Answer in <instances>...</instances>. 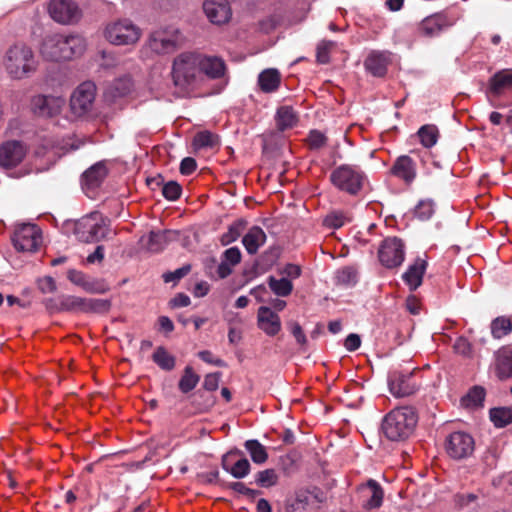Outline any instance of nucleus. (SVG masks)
<instances>
[{
    "instance_id": "obj_47",
    "label": "nucleus",
    "mask_w": 512,
    "mask_h": 512,
    "mask_svg": "<svg viewBox=\"0 0 512 512\" xmlns=\"http://www.w3.org/2000/svg\"><path fill=\"white\" fill-rule=\"evenodd\" d=\"M133 88L132 79L129 76H124L116 79L110 86L111 95L116 97H124L128 95Z\"/></svg>"
},
{
    "instance_id": "obj_52",
    "label": "nucleus",
    "mask_w": 512,
    "mask_h": 512,
    "mask_svg": "<svg viewBox=\"0 0 512 512\" xmlns=\"http://www.w3.org/2000/svg\"><path fill=\"white\" fill-rule=\"evenodd\" d=\"M106 39L113 45H133L139 40V34H105Z\"/></svg>"
},
{
    "instance_id": "obj_50",
    "label": "nucleus",
    "mask_w": 512,
    "mask_h": 512,
    "mask_svg": "<svg viewBox=\"0 0 512 512\" xmlns=\"http://www.w3.org/2000/svg\"><path fill=\"white\" fill-rule=\"evenodd\" d=\"M60 310L83 312V298L72 295H61Z\"/></svg>"
},
{
    "instance_id": "obj_42",
    "label": "nucleus",
    "mask_w": 512,
    "mask_h": 512,
    "mask_svg": "<svg viewBox=\"0 0 512 512\" xmlns=\"http://www.w3.org/2000/svg\"><path fill=\"white\" fill-rule=\"evenodd\" d=\"M310 495L305 491H300L295 494V497L287 500L285 505V512H302L310 503Z\"/></svg>"
},
{
    "instance_id": "obj_49",
    "label": "nucleus",
    "mask_w": 512,
    "mask_h": 512,
    "mask_svg": "<svg viewBox=\"0 0 512 512\" xmlns=\"http://www.w3.org/2000/svg\"><path fill=\"white\" fill-rule=\"evenodd\" d=\"M111 303L107 299L83 298V312L104 313L110 309Z\"/></svg>"
},
{
    "instance_id": "obj_48",
    "label": "nucleus",
    "mask_w": 512,
    "mask_h": 512,
    "mask_svg": "<svg viewBox=\"0 0 512 512\" xmlns=\"http://www.w3.org/2000/svg\"><path fill=\"white\" fill-rule=\"evenodd\" d=\"M512 331V323L509 318L497 317L491 323V333L494 338L500 339Z\"/></svg>"
},
{
    "instance_id": "obj_38",
    "label": "nucleus",
    "mask_w": 512,
    "mask_h": 512,
    "mask_svg": "<svg viewBox=\"0 0 512 512\" xmlns=\"http://www.w3.org/2000/svg\"><path fill=\"white\" fill-rule=\"evenodd\" d=\"M192 144L195 149L214 148L219 145V137L210 131L204 130L194 136Z\"/></svg>"
},
{
    "instance_id": "obj_60",
    "label": "nucleus",
    "mask_w": 512,
    "mask_h": 512,
    "mask_svg": "<svg viewBox=\"0 0 512 512\" xmlns=\"http://www.w3.org/2000/svg\"><path fill=\"white\" fill-rule=\"evenodd\" d=\"M198 357L208 363V364H211V365H214L216 367H225L226 366V363L220 359V358H216L213 353L209 350H203V351H200L198 353Z\"/></svg>"
},
{
    "instance_id": "obj_30",
    "label": "nucleus",
    "mask_w": 512,
    "mask_h": 512,
    "mask_svg": "<svg viewBox=\"0 0 512 512\" xmlns=\"http://www.w3.org/2000/svg\"><path fill=\"white\" fill-rule=\"evenodd\" d=\"M452 26V21L444 14H435L422 22V32H441Z\"/></svg>"
},
{
    "instance_id": "obj_41",
    "label": "nucleus",
    "mask_w": 512,
    "mask_h": 512,
    "mask_svg": "<svg viewBox=\"0 0 512 512\" xmlns=\"http://www.w3.org/2000/svg\"><path fill=\"white\" fill-rule=\"evenodd\" d=\"M246 221L244 219H238L233 222L229 227L227 232L223 233L220 238V242L222 245L226 246L234 241H236L242 234L245 229Z\"/></svg>"
},
{
    "instance_id": "obj_25",
    "label": "nucleus",
    "mask_w": 512,
    "mask_h": 512,
    "mask_svg": "<svg viewBox=\"0 0 512 512\" xmlns=\"http://www.w3.org/2000/svg\"><path fill=\"white\" fill-rule=\"evenodd\" d=\"M106 176V168L102 163H97L87 169L82 175V185L86 189L97 188Z\"/></svg>"
},
{
    "instance_id": "obj_39",
    "label": "nucleus",
    "mask_w": 512,
    "mask_h": 512,
    "mask_svg": "<svg viewBox=\"0 0 512 512\" xmlns=\"http://www.w3.org/2000/svg\"><path fill=\"white\" fill-rule=\"evenodd\" d=\"M350 221L351 216L348 212L342 210H334L326 215L323 223L328 228L339 229Z\"/></svg>"
},
{
    "instance_id": "obj_12",
    "label": "nucleus",
    "mask_w": 512,
    "mask_h": 512,
    "mask_svg": "<svg viewBox=\"0 0 512 512\" xmlns=\"http://www.w3.org/2000/svg\"><path fill=\"white\" fill-rule=\"evenodd\" d=\"M380 262L387 268H394L402 264L405 257L404 244L401 239L386 238L378 251Z\"/></svg>"
},
{
    "instance_id": "obj_34",
    "label": "nucleus",
    "mask_w": 512,
    "mask_h": 512,
    "mask_svg": "<svg viewBox=\"0 0 512 512\" xmlns=\"http://www.w3.org/2000/svg\"><path fill=\"white\" fill-rule=\"evenodd\" d=\"M171 231H151L148 236L147 249L151 252H160L170 240Z\"/></svg>"
},
{
    "instance_id": "obj_3",
    "label": "nucleus",
    "mask_w": 512,
    "mask_h": 512,
    "mask_svg": "<svg viewBox=\"0 0 512 512\" xmlns=\"http://www.w3.org/2000/svg\"><path fill=\"white\" fill-rule=\"evenodd\" d=\"M3 65L9 77L14 80H22L37 69L33 51L21 43L9 47L3 59Z\"/></svg>"
},
{
    "instance_id": "obj_63",
    "label": "nucleus",
    "mask_w": 512,
    "mask_h": 512,
    "mask_svg": "<svg viewBox=\"0 0 512 512\" xmlns=\"http://www.w3.org/2000/svg\"><path fill=\"white\" fill-rule=\"evenodd\" d=\"M38 287L42 293H53L57 289L55 280L50 276L40 279L38 281Z\"/></svg>"
},
{
    "instance_id": "obj_35",
    "label": "nucleus",
    "mask_w": 512,
    "mask_h": 512,
    "mask_svg": "<svg viewBox=\"0 0 512 512\" xmlns=\"http://www.w3.org/2000/svg\"><path fill=\"white\" fill-rule=\"evenodd\" d=\"M152 359L158 367L165 371L173 370L176 364L175 357L169 354L163 346H159L155 349Z\"/></svg>"
},
{
    "instance_id": "obj_8",
    "label": "nucleus",
    "mask_w": 512,
    "mask_h": 512,
    "mask_svg": "<svg viewBox=\"0 0 512 512\" xmlns=\"http://www.w3.org/2000/svg\"><path fill=\"white\" fill-rule=\"evenodd\" d=\"M48 13L55 22L62 25H75L83 17L82 9L74 0H51Z\"/></svg>"
},
{
    "instance_id": "obj_32",
    "label": "nucleus",
    "mask_w": 512,
    "mask_h": 512,
    "mask_svg": "<svg viewBox=\"0 0 512 512\" xmlns=\"http://www.w3.org/2000/svg\"><path fill=\"white\" fill-rule=\"evenodd\" d=\"M67 278L75 285L80 286L87 292L101 293L102 289L97 287L96 282L90 280L83 272L76 269H70L67 272Z\"/></svg>"
},
{
    "instance_id": "obj_57",
    "label": "nucleus",
    "mask_w": 512,
    "mask_h": 512,
    "mask_svg": "<svg viewBox=\"0 0 512 512\" xmlns=\"http://www.w3.org/2000/svg\"><path fill=\"white\" fill-rule=\"evenodd\" d=\"M326 136L317 130H312L308 136V144L311 149H319L326 144Z\"/></svg>"
},
{
    "instance_id": "obj_1",
    "label": "nucleus",
    "mask_w": 512,
    "mask_h": 512,
    "mask_svg": "<svg viewBox=\"0 0 512 512\" xmlns=\"http://www.w3.org/2000/svg\"><path fill=\"white\" fill-rule=\"evenodd\" d=\"M85 47L81 34H47L40 52L47 60L65 61L80 56Z\"/></svg>"
},
{
    "instance_id": "obj_31",
    "label": "nucleus",
    "mask_w": 512,
    "mask_h": 512,
    "mask_svg": "<svg viewBox=\"0 0 512 512\" xmlns=\"http://www.w3.org/2000/svg\"><path fill=\"white\" fill-rule=\"evenodd\" d=\"M231 453H228L223 456L222 467L225 471L229 472L234 478L242 479L246 477L249 472L251 465L246 458H241L236 461L233 465H229L227 458Z\"/></svg>"
},
{
    "instance_id": "obj_5",
    "label": "nucleus",
    "mask_w": 512,
    "mask_h": 512,
    "mask_svg": "<svg viewBox=\"0 0 512 512\" xmlns=\"http://www.w3.org/2000/svg\"><path fill=\"white\" fill-rule=\"evenodd\" d=\"M199 52H183L172 63V80L182 89L195 84L200 76Z\"/></svg>"
},
{
    "instance_id": "obj_4",
    "label": "nucleus",
    "mask_w": 512,
    "mask_h": 512,
    "mask_svg": "<svg viewBox=\"0 0 512 512\" xmlns=\"http://www.w3.org/2000/svg\"><path fill=\"white\" fill-rule=\"evenodd\" d=\"M330 182L340 192L357 196L367 182V175L357 165L341 164L331 172Z\"/></svg>"
},
{
    "instance_id": "obj_27",
    "label": "nucleus",
    "mask_w": 512,
    "mask_h": 512,
    "mask_svg": "<svg viewBox=\"0 0 512 512\" xmlns=\"http://www.w3.org/2000/svg\"><path fill=\"white\" fill-rule=\"evenodd\" d=\"M280 83V73L274 68L265 69L258 76V85L265 93L276 91L279 88Z\"/></svg>"
},
{
    "instance_id": "obj_29",
    "label": "nucleus",
    "mask_w": 512,
    "mask_h": 512,
    "mask_svg": "<svg viewBox=\"0 0 512 512\" xmlns=\"http://www.w3.org/2000/svg\"><path fill=\"white\" fill-rule=\"evenodd\" d=\"M275 120L277 128L280 131H285L293 128L296 125L298 118L291 106L284 105L277 109Z\"/></svg>"
},
{
    "instance_id": "obj_64",
    "label": "nucleus",
    "mask_w": 512,
    "mask_h": 512,
    "mask_svg": "<svg viewBox=\"0 0 512 512\" xmlns=\"http://www.w3.org/2000/svg\"><path fill=\"white\" fill-rule=\"evenodd\" d=\"M197 168V163L194 158L186 157L180 163V172L183 175L192 174Z\"/></svg>"
},
{
    "instance_id": "obj_37",
    "label": "nucleus",
    "mask_w": 512,
    "mask_h": 512,
    "mask_svg": "<svg viewBox=\"0 0 512 512\" xmlns=\"http://www.w3.org/2000/svg\"><path fill=\"white\" fill-rule=\"evenodd\" d=\"M267 282L271 291L280 297L290 295L293 290V284L287 277L277 279L274 276H269Z\"/></svg>"
},
{
    "instance_id": "obj_21",
    "label": "nucleus",
    "mask_w": 512,
    "mask_h": 512,
    "mask_svg": "<svg viewBox=\"0 0 512 512\" xmlns=\"http://www.w3.org/2000/svg\"><path fill=\"white\" fill-rule=\"evenodd\" d=\"M391 174L403 180L406 184H411L417 175L416 163L409 156L401 155L391 167Z\"/></svg>"
},
{
    "instance_id": "obj_53",
    "label": "nucleus",
    "mask_w": 512,
    "mask_h": 512,
    "mask_svg": "<svg viewBox=\"0 0 512 512\" xmlns=\"http://www.w3.org/2000/svg\"><path fill=\"white\" fill-rule=\"evenodd\" d=\"M434 214V203L431 200L420 201L414 209V215L419 220L425 221Z\"/></svg>"
},
{
    "instance_id": "obj_59",
    "label": "nucleus",
    "mask_w": 512,
    "mask_h": 512,
    "mask_svg": "<svg viewBox=\"0 0 512 512\" xmlns=\"http://www.w3.org/2000/svg\"><path fill=\"white\" fill-rule=\"evenodd\" d=\"M453 349L457 354L463 355V356H469L471 354V344L469 341L464 337H458L453 345Z\"/></svg>"
},
{
    "instance_id": "obj_40",
    "label": "nucleus",
    "mask_w": 512,
    "mask_h": 512,
    "mask_svg": "<svg viewBox=\"0 0 512 512\" xmlns=\"http://www.w3.org/2000/svg\"><path fill=\"white\" fill-rule=\"evenodd\" d=\"M490 419L496 427L502 428L512 423V407H497L490 410Z\"/></svg>"
},
{
    "instance_id": "obj_7",
    "label": "nucleus",
    "mask_w": 512,
    "mask_h": 512,
    "mask_svg": "<svg viewBox=\"0 0 512 512\" xmlns=\"http://www.w3.org/2000/svg\"><path fill=\"white\" fill-rule=\"evenodd\" d=\"M486 95L494 107L512 105V70L503 69L493 74L488 81Z\"/></svg>"
},
{
    "instance_id": "obj_44",
    "label": "nucleus",
    "mask_w": 512,
    "mask_h": 512,
    "mask_svg": "<svg viewBox=\"0 0 512 512\" xmlns=\"http://www.w3.org/2000/svg\"><path fill=\"white\" fill-rule=\"evenodd\" d=\"M418 136L421 144L426 148L433 147L437 141L439 136L438 128L435 125H423L418 130Z\"/></svg>"
},
{
    "instance_id": "obj_62",
    "label": "nucleus",
    "mask_w": 512,
    "mask_h": 512,
    "mask_svg": "<svg viewBox=\"0 0 512 512\" xmlns=\"http://www.w3.org/2000/svg\"><path fill=\"white\" fill-rule=\"evenodd\" d=\"M221 373L215 372L207 374L204 378L203 387L207 391H215L219 386Z\"/></svg>"
},
{
    "instance_id": "obj_26",
    "label": "nucleus",
    "mask_w": 512,
    "mask_h": 512,
    "mask_svg": "<svg viewBox=\"0 0 512 512\" xmlns=\"http://www.w3.org/2000/svg\"><path fill=\"white\" fill-rule=\"evenodd\" d=\"M425 269L426 261L418 259L403 274V279L411 290H416L421 285Z\"/></svg>"
},
{
    "instance_id": "obj_22",
    "label": "nucleus",
    "mask_w": 512,
    "mask_h": 512,
    "mask_svg": "<svg viewBox=\"0 0 512 512\" xmlns=\"http://www.w3.org/2000/svg\"><path fill=\"white\" fill-rule=\"evenodd\" d=\"M391 61L390 53L383 51H372L366 58L364 66L366 70L375 77H383Z\"/></svg>"
},
{
    "instance_id": "obj_28",
    "label": "nucleus",
    "mask_w": 512,
    "mask_h": 512,
    "mask_svg": "<svg viewBox=\"0 0 512 512\" xmlns=\"http://www.w3.org/2000/svg\"><path fill=\"white\" fill-rule=\"evenodd\" d=\"M290 20L286 17L283 9L275 10L272 14L260 21L262 32L269 30L287 29Z\"/></svg>"
},
{
    "instance_id": "obj_61",
    "label": "nucleus",
    "mask_w": 512,
    "mask_h": 512,
    "mask_svg": "<svg viewBox=\"0 0 512 512\" xmlns=\"http://www.w3.org/2000/svg\"><path fill=\"white\" fill-rule=\"evenodd\" d=\"M477 495L473 493H459L455 495L454 502L459 508H464L471 503L476 502Z\"/></svg>"
},
{
    "instance_id": "obj_15",
    "label": "nucleus",
    "mask_w": 512,
    "mask_h": 512,
    "mask_svg": "<svg viewBox=\"0 0 512 512\" xmlns=\"http://www.w3.org/2000/svg\"><path fill=\"white\" fill-rule=\"evenodd\" d=\"M64 105V98L58 96L37 95L31 100L33 113L40 117H54Z\"/></svg>"
},
{
    "instance_id": "obj_58",
    "label": "nucleus",
    "mask_w": 512,
    "mask_h": 512,
    "mask_svg": "<svg viewBox=\"0 0 512 512\" xmlns=\"http://www.w3.org/2000/svg\"><path fill=\"white\" fill-rule=\"evenodd\" d=\"M241 251L238 247H231L224 251L223 261L231 266H235L241 261Z\"/></svg>"
},
{
    "instance_id": "obj_11",
    "label": "nucleus",
    "mask_w": 512,
    "mask_h": 512,
    "mask_svg": "<svg viewBox=\"0 0 512 512\" xmlns=\"http://www.w3.org/2000/svg\"><path fill=\"white\" fill-rule=\"evenodd\" d=\"M445 448L451 458L461 460L473 454L475 441L469 433L455 431L447 437Z\"/></svg>"
},
{
    "instance_id": "obj_24",
    "label": "nucleus",
    "mask_w": 512,
    "mask_h": 512,
    "mask_svg": "<svg viewBox=\"0 0 512 512\" xmlns=\"http://www.w3.org/2000/svg\"><path fill=\"white\" fill-rule=\"evenodd\" d=\"M495 367L500 379L512 378V351L502 348L495 354Z\"/></svg>"
},
{
    "instance_id": "obj_23",
    "label": "nucleus",
    "mask_w": 512,
    "mask_h": 512,
    "mask_svg": "<svg viewBox=\"0 0 512 512\" xmlns=\"http://www.w3.org/2000/svg\"><path fill=\"white\" fill-rule=\"evenodd\" d=\"M267 236L259 226H252L242 238V244L248 254L254 255L266 242Z\"/></svg>"
},
{
    "instance_id": "obj_14",
    "label": "nucleus",
    "mask_w": 512,
    "mask_h": 512,
    "mask_svg": "<svg viewBox=\"0 0 512 512\" xmlns=\"http://www.w3.org/2000/svg\"><path fill=\"white\" fill-rule=\"evenodd\" d=\"M199 60L200 75L204 74L211 80L228 81L227 65L221 57L199 53Z\"/></svg>"
},
{
    "instance_id": "obj_6",
    "label": "nucleus",
    "mask_w": 512,
    "mask_h": 512,
    "mask_svg": "<svg viewBox=\"0 0 512 512\" xmlns=\"http://www.w3.org/2000/svg\"><path fill=\"white\" fill-rule=\"evenodd\" d=\"M109 226V219L95 211L77 221L75 234L80 241L86 243L98 242L109 235Z\"/></svg>"
},
{
    "instance_id": "obj_43",
    "label": "nucleus",
    "mask_w": 512,
    "mask_h": 512,
    "mask_svg": "<svg viewBox=\"0 0 512 512\" xmlns=\"http://www.w3.org/2000/svg\"><path fill=\"white\" fill-rule=\"evenodd\" d=\"M338 45L334 41L323 40L316 48V60L319 64H327L330 62L331 54L336 52Z\"/></svg>"
},
{
    "instance_id": "obj_19",
    "label": "nucleus",
    "mask_w": 512,
    "mask_h": 512,
    "mask_svg": "<svg viewBox=\"0 0 512 512\" xmlns=\"http://www.w3.org/2000/svg\"><path fill=\"white\" fill-rule=\"evenodd\" d=\"M359 491L364 498V508L371 510L377 509L382 505L384 491L376 480L369 479L359 487Z\"/></svg>"
},
{
    "instance_id": "obj_18",
    "label": "nucleus",
    "mask_w": 512,
    "mask_h": 512,
    "mask_svg": "<svg viewBox=\"0 0 512 512\" xmlns=\"http://www.w3.org/2000/svg\"><path fill=\"white\" fill-rule=\"evenodd\" d=\"M388 385L390 392L395 397H406L413 394L416 390V385L412 380V373H402L394 371L388 377Z\"/></svg>"
},
{
    "instance_id": "obj_55",
    "label": "nucleus",
    "mask_w": 512,
    "mask_h": 512,
    "mask_svg": "<svg viewBox=\"0 0 512 512\" xmlns=\"http://www.w3.org/2000/svg\"><path fill=\"white\" fill-rule=\"evenodd\" d=\"M122 30L136 32V27L129 19H119L107 25L105 32H121Z\"/></svg>"
},
{
    "instance_id": "obj_13",
    "label": "nucleus",
    "mask_w": 512,
    "mask_h": 512,
    "mask_svg": "<svg viewBox=\"0 0 512 512\" xmlns=\"http://www.w3.org/2000/svg\"><path fill=\"white\" fill-rule=\"evenodd\" d=\"M96 94V86L93 82L81 83L73 92L70 99L72 112L76 116L86 114L92 107Z\"/></svg>"
},
{
    "instance_id": "obj_45",
    "label": "nucleus",
    "mask_w": 512,
    "mask_h": 512,
    "mask_svg": "<svg viewBox=\"0 0 512 512\" xmlns=\"http://www.w3.org/2000/svg\"><path fill=\"white\" fill-rule=\"evenodd\" d=\"M199 380L200 377L193 371V368L191 366H186L178 384L179 390L182 393H188L197 386Z\"/></svg>"
},
{
    "instance_id": "obj_16",
    "label": "nucleus",
    "mask_w": 512,
    "mask_h": 512,
    "mask_svg": "<svg viewBox=\"0 0 512 512\" xmlns=\"http://www.w3.org/2000/svg\"><path fill=\"white\" fill-rule=\"evenodd\" d=\"M203 11L209 21L215 25L227 23L232 16V10L227 0H204Z\"/></svg>"
},
{
    "instance_id": "obj_51",
    "label": "nucleus",
    "mask_w": 512,
    "mask_h": 512,
    "mask_svg": "<svg viewBox=\"0 0 512 512\" xmlns=\"http://www.w3.org/2000/svg\"><path fill=\"white\" fill-rule=\"evenodd\" d=\"M277 481L278 476L274 469H265L259 471L255 478L257 485L266 488L276 485Z\"/></svg>"
},
{
    "instance_id": "obj_10",
    "label": "nucleus",
    "mask_w": 512,
    "mask_h": 512,
    "mask_svg": "<svg viewBox=\"0 0 512 512\" xmlns=\"http://www.w3.org/2000/svg\"><path fill=\"white\" fill-rule=\"evenodd\" d=\"M183 46V40L179 34H149L143 53L164 55L175 52Z\"/></svg>"
},
{
    "instance_id": "obj_54",
    "label": "nucleus",
    "mask_w": 512,
    "mask_h": 512,
    "mask_svg": "<svg viewBox=\"0 0 512 512\" xmlns=\"http://www.w3.org/2000/svg\"><path fill=\"white\" fill-rule=\"evenodd\" d=\"M182 188L175 181H169L162 188L163 196L169 201L177 200L181 195Z\"/></svg>"
},
{
    "instance_id": "obj_36",
    "label": "nucleus",
    "mask_w": 512,
    "mask_h": 512,
    "mask_svg": "<svg viewBox=\"0 0 512 512\" xmlns=\"http://www.w3.org/2000/svg\"><path fill=\"white\" fill-rule=\"evenodd\" d=\"M485 390L480 386H475L462 397L461 404L466 408H478L483 405L485 399Z\"/></svg>"
},
{
    "instance_id": "obj_17",
    "label": "nucleus",
    "mask_w": 512,
    "mask_h": 512,
    "mask_svg": "<svg viewBox=\"0 0 512 512\" xmlns=\"http://www.w3.org/2000/svg\"><path fill=\"white\" fill-rule=\"evenodd\" d=\"M26 150L19 141H7L0 146V166L9 169L24 159Z\"/></svg>"
},
{
    "instance_id": "obj_9",
    "label": "nucleus",
    "mask_w": 512,
    "mask_h": 512,
    "mask_svg": "<svg viewBox=\"0 0 512 512\" xmlns=\"http://www.w3.org/2000/svg\"><path fill=\"white\" fill-rule=\"evenodd\" d=\"M12 241L17 251L34 252L42 242V233L36 224L23 223L15 229Z\"/></svg>"
},
{
    "instance_id": "obj_20",
    "label": "nucleus",
    "mask_w": 512,
    "mask_h": 512,
    "mask_svg": "<svg viewBox=\"0 0 512 512\" xmlns=\"http://www.w3.org/2000/svg\"><path fill=\"white\" fill-rule=\"evenodd\" d=\"M258 327L268 336H275L281 330V320L269 307L261 306L257 313Z\"/></svg>"
},
{
    "instance_id": "obj_56",
    "label": "nucleus",
    "mask_w": 512,
    "mask_h": 512,
    "mask_svg": "<svg viewBox=\"0 0 512 512\" xmlns=\"http://www.w3.org/2000/svg\"><path fill=\"white\" fill-rule=\"evenodd\" d=\"M191 270V265L186 264L172 272L165 273L163 275L164 282L170 283V282H178L181 278L186 276Z\"/></svg>"
},
{
    "instance_id": "obj_33",
    "label": "nucleus",
    "mask_w": 512,
    "mask_h": 512,
    "mask_svg": "<svg viewBox=\"0 0 512 512\" xmlns=\"http://www.w3.org/2000/svg\"><path fill=\"white\" fill-rule=\"evenodd\" d=\"M245 449L249 453L252 461L256 464H263L268 459V453L264 445L258 440H247L244 444Z\"/></svg>"
},
{
    "instance_id": "obj_46",
    "label": "nucleus",
    "mask_w": 512,
    "mask_h": 512,
    "mask_svg": "<svg viewBox=\"0 0 512 512\" xmlns=\"http://www.w3.org/2000/svg\"><path fill=\"white\" fill-rule=\"evenodd\" d=\"M336 283L344 286H353L358 281V273L353 266H345L337 270L335 274Z\"/></svg>"
},
{
    "instance_id": "obj_2",
    "label": "nucleus",
    "mask_w": 512,
    "mask_h": 512,
    "mask_svg": "<svg viewBox=\"0 0 512 512\" xmlns=\"http://www.w3.org/2000/svg\"><path fill=\"white\" fill-rule=\"evenodd\" d=\"M417 421V414L412 407H397L385 415L381 429L389 440L403 441L412 435Z\"/></svg>"
}]
</instances>
